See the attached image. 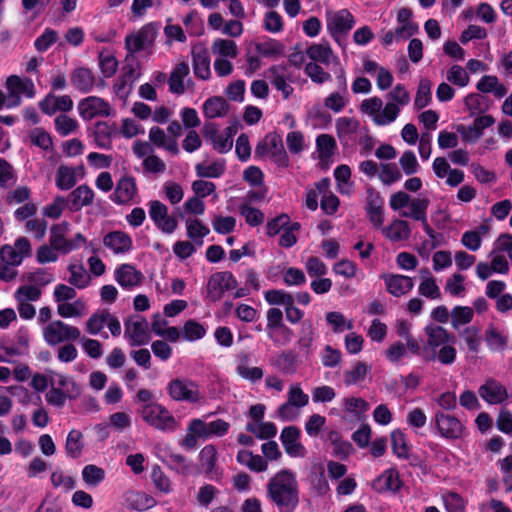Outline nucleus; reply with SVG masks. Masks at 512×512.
<instances>
[{"label": "nucleus", "instance_id": "nucleus-1", "mask_svg": "<svg viewBox=\"0 0 512 512\" xmlns=\"http://www.w3.org/2000/svg\"><path fill=\"white\" fill-rule=\"evenodd\" d=\"M267 499L279 512H294L299 505V485L296 474L290 469H281L266 485Z\"/></svg>", "mask_w": 512, "mask_h": 512}, {"label": "nucleus", "instance_id": "nucleus-2", "mask_svg": "<svg viewBox=\"0 0 512 512\" xmlns=\"http://www.w3.org/2000/svg\"><path fill=\"white\" fill-rule=\"evenodd\" d=\"M266 156H270L279 168H287L290 165V159L284 148L282 137L275 131L267 133L255 147L256 158Z\"/></svg>", "mask_w": 512, "mask_h": 512}, {"label": "nucleus", "instance_id": "nucleus-3", "mask_svg": "<svg viewBox=\"0 0 512 512\" xmlns=\"http://www.w3.org/2000/svg\"><path fill=\"white\" fill-rule=\"evenodd\" d=\"M139 413L149 426L162 432H174L177 428L175 417L158 402L144 404Z\"/></svg>", "mask_w": 512, "mask_h": 512}, {"label": "nucleus", "instance_id": "nucleus-4", "mask_svg": "<svg viewBox=\"0 0 512 512\" xmlns=\"http://www.w3.org/2000/svg\"><path fill=\"white\" fill-rule=\"evenodd\" d=\"M160 24L150 22L141 27L136 33L125 37V48L134 60V54L152 46L158 35Z\"/></svg>", "mask_w": 512, "mask_h": 512}, {"label": "nucleus", "instance_id": "nucleus-5", "mask_svg": "<svg viewBox=\"0 0 512 512\" xmlns=\"http://www.w3.org/2000/svg\"><path fill=\"white\" fill-rule=\"evenodd\" d=\"M431 426L442 438L448 440L462 438L465 431V426L460 419L443 411L435 413Z\"/></svg>", "mask_w": 512, "mask_h": 512}, {"label": "nucleus", "instance_id": "nucleus-6", "mask_svg": "<svg viewBox=\"0 0 512 512\" xmlns=\"http://www.w3.org/2000/svg\"><path fill=\"white\" fill-rule=\"evenodd\" d=\"M166 391L169 397L177 402L198 403L201 399L198 384L187 378H174L170 380Z\"/></svg>", "mask_w": 512, "mask_h": 512}, {"label": "nucleus", "instance_id": "nucleus-7", "mask_svg": "<svg viewBox=\"0 0 512 512\" xmlns=\"http://www.w3.org/2000/svg\"><path fill=\"white\" fill-rule=\"evenodd\" d=\"M80 334L79 328L68 325L61 320H54L43 329V337L50 346L66 341H75L80 337Z\"/></svg>", "mask_w": 512, "mask_h": 512}, {"label": "nucleus", "instance_id": "nucleus-8", "mask_svg": "<svg viewBox=\"0 0 512 512\" xmlns=\"http://www.w3.org/2000/svg\"><path fill=\"white\" fill-rule=\"evenodd\" d=\"M354 24V16L348 9H341L327 17V30L338 44H340L341 36H346L352 30Z\"/></svg>", "mask_w": 512, "mask_h": 512}, {"label": "nucleus", "instance_id": "nucleus-9", "mask_svg": "<svg viewBox=\"0 0 512 512\" xmlns=\"http://www.w3.org/2000/svg\"><path fill=\"white\" fill-rule=\"evenodd\" d=\"M109 103L101 97L88 96L78 103V112L85 121L97 116L108 117L111 114Z\"/></svg>", "mask_w": 512, "mask_h": 512}, {"label": "nucleus", "instance_id": "nucleus-10", "mask_svg": "<svg viewBox=\"0 0 512 512\" xmlns=\"http://www.w3.org/2000/svg\"><path fill=\"white\" fill-rule=\"evenodd\" d=\"M494 123L495 118L492 115H482L477 116L469 126L458 125L456 130L464 142L475 143L483 135V131Z\"/></svg>", "mask_w": 512, "mask_h": 512}, {"label": "nucleus", "instance_id": "nucleus-11", "mask_svg": "<svg viewBox=\"0 0 512 512\" xmlns=\"http://www.w3.org/2000/svg\"><path fill=\"white\" fill-rule=\"evenodd\" d=\"M116 282L125 290H131L143 283L144 275L133 264L124 263L114 271Z\"/></svg>", "mask_w": 512, "mask_h": 512}, {"label": "nucleus", "instance_id": "nucleus-12", "mask_svg": "<svg viewBox=\"0 0 512 512\" xmlns=\"http://www.w3.org/2000/svg\"><path fill=\"white\" fill-rule=\"evenodd\" d=\"M138 192L136 179L130 175H124L117 183L114 192L110 195L112 202L118 205L130 203Z\"/></svg>", "mask_w": 512, "mask_h": 512}, {"label": "nucleus", "instance_id": "nucleus-13", "mask_svg": "<svg viewBox=\"0 0 512 512\" xmlns=\"http://www.w3.org/2000/svg\"><path fill=\"white\" fill-rule=\"evenodd\" d=\"M300 435L301 431L296 426H287L281 431L280 441L290 457H304L306 455L305 447L299 442Z\"/></svg>", "mask_w": 512, "mask_h": 512}, {"label": "nucleus", "instance_id": "nucleus-14", "mask_svg": "<svg viewBox=\"0 0 512 512\" xmlns=\"http://www.w3.org/2000/svg\"><path fill=\"white\" fill-rule=\"evenodd\" d=\"M68 225V222L63 221L60 224L52 225L50 229V245L55 251L61 252L62 254H68L72 250L79 248V244H75L74 241L65 238Z\"/></svg>", "mask_w": 512, "mask_h": 512}, {"label": "nucleus", "instance_id": "nucleus-15", "mask_svg": "<svg viewBox=\"0 0 512 512\" xmlns=\"http://www.w3.org/2000/svg\"><path fill=\"white\" fill-rule=\"evenodd\" d=\"M103 245L114 254H126L132 249L133 240L128 233L115 230L108 232L103 237Z\"/></svg>", "mask_w": 512, "mask_h": 512}, {"label": "nucleus", "instance_id": "nucleus-16", "mask_svg": "<svg viewBox=\"0 0 512 512\" xmlns=\"http://www.w3.org/2000/svg\"><path fill=\"white\" fill-rule=\"evenodd\" d=\"M125 334H129L131 346H141L149 343L151 337L149 324L144 317L133 322H125Z\"/></svg>", "mask_w": 512, "mask_h": 512}, {"label": "nucleus", "instance_id": "nucleus-17", "mask_svg": "<svg viewBox=\"0 0 512 512\" xmlns=\"http://www.w3.org/2000/svg\"><path fill=\"white\" fill-rule=\"evenodd\" d=\"M381 278L385 281L387 291L395 297L407 294L414 287L413 279L409 276L400 274H383Z\"/></svg>", "mask_w": 512, "mask_h": 512}, {"label": "nucleus", "instance_id": "nucleus-18", "mask_svg": "<svg viewBox=\"0 0 512 512\" xmlns=\"http://www.w3.org/2000/svg\"><path fill=\"white\" fill-rule=\"evenodd\" d=\"M161 461L166 464L171 470L180 472L184 476L192 472V463L182 454L176 453L170 447H165L162 451Z\"/></svg>", "mask_w": 512, "mask_h": 512}, {"label": "nucleus", "instance_id": "nucleus-19", "mask_svg": "<svg viewBox=\"0 0 512 512\" xmlns=\"http://www.w3.org/2000/svg\"><path fill=\"white\" fill-rule=\"evenodd\" d=\"M72 86L80 93L86 94L93 90L96 77L87 67H77L70 74Z\"/></svg>", "mask_w": 512, "mask_h": 512}, {"label": "nucleus", "instance_id": "nucleus-20", "mask_svg": "<svg viewBox=\"0 0 512 512\" xmlns=\"http://www.w3.org/2000/svg\"><path fill=\"white\" fill-rule=\"evenodd\" d=\"M479 395L489 404H500L508 398L506 387L494 379L480 386Z\"/></svg>", "mask_w": 512, "mask_h": 512}, {"label": "nucleus", "instance_id": "nucleus-21", "mask_svg": "<svg viewBox=\"0 0 512 512\" xmlns=\"http://www.w3.org/2000/svg\"><path fill=\"white\" fill-rule=\"evenodd\" d=\"M94 196V191L87 184L78 186L68 196L69 209L72 212L80 211L83 207L93 203Z\"/></svg>", "mask_w": 512, "mask_h": 512}, {"label": "nucleus", "instance_id": "nucleus-22", "mask_svg": "<svg viewBox=\"0 0 512 512\" xmlns=\"http://www.w3.org/2000/svg\"><path fill=\"white\" fill-rule=\"evenodd\" d=\"M425 333L428 337L426 347L431 348V351H436L441 345L454 344L456 341L455 335L442 326L428 325L425 327Z\"/></svg>", "mask_w": 512, "mask_h": 512}, {"label": "nucleus", "instance_id": "nucleus-23", "mask_svg": "<svg viewBox=\"0 0 512 512\" xmlns=\"http://www.w3.org/2000/svg\"><path fill=\"white\" fill-rule=\"evenodd\" d=\"M286 73L287 65L285 64L272 65L268 69V77L270 78L271 84L278 91H281L284 99H288L294 91L293 87L286 82Z\"/></svg>", "mask_w": 512, "mask_h": 512}, {"label": "nucleus", "instance_id": "nucleus-24", "mask_svg": "<svg viewBox=\"0 0 512 512\" xmlns=\"http://www.w3.org/2000/svg\"><path fill=\"white\" fill-rule=\"evenodd\" d=\"M192 66L196 78L201 80H208L210 78V55L207 49L192 50Z\"/></svg>", "mask_w": 512, "mask_h": 512}, {"label": "nucleus", "instance_id": "nucleus-25", "mask_svg": "<svg viewBox=\"0 0 512 512\" xmlns=\"http://www.w3.org/2000/svg\"><path fill=\"white\" fill-rule=\"evenodd\" d=\"M117 133L115 123L109 124L106 121H98L95 123L93 136L97 147L101 149L112 148V137Z\"/></svg>", "mask_w": 512, "mask_h": 512}, {"label": "nucleus", "instance_id": "nucleus-26", "mask_svg": "<svg viewBox=\"0 0 512 512\" xmlns=\"http://www.w3.org/2000/svg\"><path fill=\"white\" fill-rule=\"evenodd\" d=\"M77 170H84L83 165L79 167H70L65 164L59 165L55 175L56 187L62 191L73 188L77 183Z\"/></svg>", "mask_w": 512, "mask_h": 512}, {"label": "nucleus", "instance_id": "nucleus-27", "mask_svg": "<svg viewBox=\"0 0 512 512\" xmlns=\"http://www.w3.org/2000/svg\"><path fill=\"white\" fill-rule=\"evenodd\" d=\"M484 340L492 352H501L508 348V335L500 331L493 323L486 328Z\"/></svg>", "mask_w": 512, "mask_h": 512}, {"label": "nucleus", "instance_id": "nucleus-28", "mask_svg": "<svg viewBox=\"0 0 512 512\" xmlns=\"http://www.w3.org/2000/svg\"><path fill=\"white\" fill-rule=\"evenodd\" d=\"M229 112V103L222 96H212L203 103V114L205 118L214 119L225 117Z\"/></svg>", "mask_w": 512, "mask_h": 512}, {"label": "nucleus", "instance_id": "nucleus-29", "mask_svg": "<svg viewBox=\"0 0 512 512\" xmlns=\"http://www.w3.org/2000/svg\"><path fill=\"white\" fill-rule=\"evenodd\" d=\"M337 149V143L333 136L320 134L316 138V150L322 167L328 166L331 157Z\"/></svg>", "mask_w": 512, "mask_h": 512}, {"label": "nucleus", "instance_id": "nucleus-30", "mask_svg": "<svg viewBox=\"0 0 512 512\" xmlns=\"http://www.w3.org/2000/svg\"><path fill=\"white\" fill-rule=\"evenodd\" d=\"M190 68L187 62L178 63L172 70L168 84L169 90L175 94H183L185 92L184 78L189 74Z\"/></svg>", "mask_w": 512, "mask_h": 512}, {"label": "nucleus", "instance_id": "nucleus-31", "mask_svg": "<svg viewBox=\"0 0 512 512\" xmlns=\"http://www.w3.org/2000/svg\"><path fill=\"white\" fill-rule=\"evenodd\" d=\"M370 370L371 367L365 362L355 361L352 364L351 369L346 370L343 373L344 384L349 387L364 381Z\"/></svg>", "mask_w": 512, "mask_h": 512}, {"label": "nucleus", "instance_id": "nucleus-32", "mask_svg": "<svg viewBox=\"0 0 512 512\" xmlns=\"http://www.w3.org/2000/svg\"><path fill=\"white\" fill-rule=\"evenodd\" d=\"M84 449L83 433L79 430H71L66 438L65 452L69 458L81 457Z\"/></svg>", "mask_w": 512, "mask_h": 512}, {"label": "nucleus", "instance_id": "nucleus-33", "mask_svg": "<svg viewBox=\"0 0 512 512\" xmlns=\"http://www.w3.org/2000/svg\"><path fill=\"white\" fill-rule=\"evenodd\" d=\"M384 235L392 241L406 240L410 237L411 229L405 220L395 219L383 229Z\"/></svg>", "mask_w": 512, "mask_h": 512}, {"label": "nucleus", "instance_id": "nucleus-34", "mask_svg": "<svg viewBox=\"0 0 512 512\" xmlns=\"http://www.w3.org/2000/svg\"><path fill=\"white\" fill-rule=\"evenodd\" d=\"M465 106L469 110L470 116H482L490 109L489 99L478 93H470L464 99Z\"/></svg>", "mask_w": 512, "mask_h": 512}, {"label": "nucleus", "instance_id": "nucleus-35", "mask_svg": "<svg viewBox=\"0 0 512 512\" xmlns=\"http://www.w3.org/2000/svg\"><path fill=\"white\" fill-rule=\"evenodd\" d=\"M275 367L286 375H293L297 371V355L292 350L282 352L274 362Z\"/></svg>", "mask_w": 512, "mask_h": 512}, {"label": "nucleus", "instance_id": "nucleus-36", "mask_svg": "<svg viewBox=\"0 0 512 512\" xmlns=\"http://www.w3.org/2000/svg\"><path fill=\"white\" fill-rule=\"evenodd\" d=\"M6 87L9 92L17 93L21 95L26 94L27 97L32 98L34 96V84L31 80L24 82L19 76L11 75L6 80Z\"/></svg>", "mask_w": 512, "mask_h": 512}, {"label": "nucleus", "instance_id": "nucleus-37", "mask_svg": "<svg viewBox=\"0 0 512 512\" xmlns=\"http://www.w3.org/2000/svg\"><path fill=\"white\" fill-rule=\"evenodd\" d=\"M225 292L222 271L212 274L207 283V298L212 302H217Z\"/></svg>", "mask_w": 512, "mask_h": 512}, {"label": "nucleus", "instance_id": "nucleus-38", "mask_svg": "<svg viewBox=\"0 0 512 512\" xmlns=\"http://www.w3.org/2000/svg\"><path fill=\"white\" fill-rule=\"evenodd\" d=\"M377 483L381 485V489L392 492H397L402 487V481L400 480L399 473L393 468L385 470L378 477Z\"/></svg>", "mask_w": 512, "mask_h": 512}, {"label": "nucleus", "instance_id": "nucleus-39", "mask_svg": "<svg viewBox=\"0 0 512 512\" xmlns=\"http://www.w3.org/2000/svg\"><path fill=\"white\" fill-rule=\"evenodd\" d=\"M225 161H214L209 165H205L203 163H198L195 166V171L198 177L200 178H219L225 172Z\"/></svg>", "mask_w": 512, "mask_h": 512}, {"label": "nucleus", "instance_id": "nucleus-40", "mask_svg": "<svg viewBox=\"0 0 512 512\" xmlns=\"http://www.w3.org/2000/svg\"><path fill=\"white\" fill-rule=\"evenodd\" d=\"M432 83L429 79H421L414 99V107L421 110L429 105L432 100Z\"/></svg>", "mask_w": 512, "mask_h": 512}, {"label": "nucleus", "instance_id": "nucleus-41", "mask_svg": "<svg viewBox=\"0 0 512 512\" xmlns=\"http://www.w3.org/2000/svg\"><path fill=\"white\" fill-rule=\"evenodd\" d=\"M430 204L428 198H414L410 201V212H403L402 216L412 218L416 221H425L427 218V209Z\"/></svg>", "mask_w": 512, "mask_h": 512}, {"label": "nucleus", "instance_id": "nucleus-42", "mask_svg": "<svg viewBox=\"0 0 512 512\" xmlns=\"http://www.w3.org/2000/svg\"><path fill=\"white\" fill-rule=\"evenodd\" d=\"M391 448L394 455L400 459H410L409 447L405 434L400 430L391 433Z\"/></svg>", "mask_w": 512, "mask_h": 512}, {"label": "nucleus", "instance_id": "nucleus-43", "mask_svg": "<svg viewBox=\"0 0 512 512\" xmlns=\"http://www.w3.org/2000/svg\"><path fill=\"white\" fill-rule=\"evenodd\" d=\"M306 54L314 62L327 64L332 54V49L328 42L312 44L307 48Z\"/></svg>", "mask_w": 512, "mask_h": 512}, {"label": "nucleus", "instance_id": "nucleus-44", "mask_svg": "<svg viewBox=\"0 0 512 512\" xmlns=\"http://www.w3.org/2000/svg\"><path fill=\"white\" fill-rule=\"evenodd\" d=\"M256 51L263 57H277L284 53L285 46L278 40L269 38L262 43H256Z\"/></svg>", "mask_w": 512, "mask_h": 512}, {"label": "nucleus", "instance_id": "nucleus-45", "mask_svg": "<svg viewBox=\"0 0 512 512\" xmlns=\"http://www.w3.org/2000/svg\"><path fill=\"white\" fill-rule=\"evenodd\" d=\"M212 51L221 57L236 58L238 49L235 41L229 39L217 38L212 44Z\"/></svg>", "mask_w": 512, "mask_h": 512}, {"label": "nucleus", "instance_id": "nucleus-46", "mask_svg": "<svg viewBox=\"0 0 512 512\" xmlns=\"http://www.w3.org/2000/svg\"><path fill=\"white\" fill-rule=\"evenodd\" d=\"M205 335V327L195 319H189L184 323L182 332L183 339L194 342L202 339Z\"/></svg>", "mask_w": 512, "mask_h": 512}, {"label": "nucleus", "instance_id": "nucleus-47", "mask_svg": "<svg viewBox=\"0 0 512 512\" xmlns=\"http://www.w3.org/2000/svg\"><path fill=\"white\" fill-rule=\"evenodd\" d=\"M70 272V277L68 282L78 289H84L89 285L90 276L85 271L82 265L77 266L75 264H70L68 267Z\"/></svg>", "mask_w": 512, "mask_h": 512}, {"label": "nucleus", "instance_id": "nucleus-48", "mask_svg": "<svg viewBox=\"0 0 512 512\" xmlns=\"http://www.w3.org/2000/svg\"><path fill=\"white\" fill-rule=\"evenodd\" d=\"M313 326L310 322H304L302 324L300 333H299V339L297 341L298 347L301 351H303L308 357L312 354V343H313Z\"/></svg>", "mask_w": 512, "mask_h": 512}, {"label": "nucleus", "instance_id": "nucleus-49", "mask_svg": "<svg viewBox=\"0 0 512 512\" xmlns=\"http://www.w3.org/2000/svg\"><path fill=\"white\" fill-rule=\"evenodd\" d=\"M82 479L87 485L95 487L105 479V471L94 464H88L82 469Z\"/></svg>", "mask_w": 512, "mask_h": 512}, {"label": "nucleus", "instance_id": "nucleus-50", "mask_svg": "<svg viewBox=\"0 0 512 512\" xmlns=\"http://www.w3.org/2000/svg\"><path fill=\"white\" fill-rule=\"evenodd\" d=\"M310 478L311 484L318 495L324 496L328 493L330 486L326 479L323 465L318 466L317 472L312 471Z\"/></svg>", "mask_w": 512, "mask_h": 512}, {"label": "nucleus", "instance_id": "nucleus-51", "mask_svg": "<svg viewBox=\"0 0 512 512\" xmlns=\"http://www.w3.org/2000/svg\"><path fill=\"white\" fill-rule=\"evenodd\" d=\"M55 130L61 136H68L78 128L76 119L60 114L54 119Z\"/></svg>", "mask_w": 512, "mask_h": 512}, {"label": "nucleus", "instance_id": "nucleus-52", "mask_svg": "<svg viewBox=\"0 0 512 512\" xmlns=\"http://www.w3.org/2000/svg\"><path fill=\"white\" fill-rule=\"evenodd\" d=\"M264 297L270 305L286 306L294 302V298L289 292L280 289L268 290L265 292Z\"/></svg>", "mask_w": 512, "mask_h": 512}, {"label": "nucleus", "instance_id": "nucleus-53", "mask_svg": "<svg viewBox=\"0 0 512 512\" xmlns=\"http://www.w3.org/2000/svg\"><path fill=\"white\" fill-rule=\"evenodd\" d=\"M400 112L399 107L395 103L388 102L383 108L382 114H376L373 121L378 126L387 125L397 118Z\"/></svg>", "mask_w": 512, "mask_h": 512}, {"label": "nucleus", "instance_id": "nucleus-54", "mask_svg": "<svg viewBox=\"0 0 512 512\" xmlns=\"http://www.w3.org/2000/svg\"><path fill=\"white\" fill-rule=\"evenodd\" d=\"M473 309L468 306H455L451 312L452 325L457 328L459 325H465L473 319Z\"/></svg>", "mask_w": 512, "mask_h": 512}, {"label": "nucleus", "instance_id": "nucleus-55", "mask_svg": "<svg viewBox=\"0 0 512 512\" xmlns=\"http://www.w3.org/2000/svg\"><path fill=\"white\" fill-rule=\"evenodd\" d=\"M240 214L245 217V221L252 227L259 226L264 221V213L248 204H242L239 207Z\"/></svg>", "mask_w": 512, "mask_h": 512}, {"label": "nucleus", "instance_id": "nucleus-56", "mask_svg": "<svg viewBox=\"0 0 512 512\" xmlns=\"http://www.w3.org/2000/svg\"><path fill=\"white\" fill-rule=\"evenodd\" d=\"M304 72L313 82L318 84H323L331 80V75L315 62L307 63Z\"/></svg>", "mask_w": 512, "mask_h": 512}, {"label": "nucleus", "instance_id": "nucleus-57", "mask_svg": "<svg viewBox=\"0 0 512 512\" xmlns=\"http://www.w3.org/2000/svg\"><path fill=\"white\" fill-rule=\"evenodd\" d=\"M30 141L33 145L48 151L52 148L53 142L51 136L43 128H35L30 132Z\"/></svg>", "mask_w": 512, "mask_h": 512}, {"label": "nucleus", "instance_id": "nucleus-58", "mask_svg": "<svg viewBox=\"0 0 512 512\" xmlns=\"http://www.w3.org/2000/svg\"><path fill=\"white\" fill-rule=\"evenodd\" d=\"M99 67L101 70V73L105 78L112 77L116 71L118 62L117 59L109 53H104L103 51L99 53Z\"/></svg>", "mask_w": 512, "mask_h": 512}, {"label": "nucleus", "instance_id": "nucleus-59", "mask_svg": "<svg viewBox=\"0 0 512 512\" xmlns=\"http://www.w3.org/2000/svg\"><path fill=\"white\" fill-rule=\"evenodd\" d=\"M58 39V33L51 29L46 28L44 32L38 36L34 41V46L39 52H46Z\"/></svg>", "mask_w": 512, "mask_h": 512}, {"label": "nucleus", "instance_id": "nucleus-60", "mask_svg": "<svg viewBox=\"0 0 512 512\" xmlns=\"http://www.w3.org/2000/svg\"><path fill=\"white\" fill-rule=\"evenodd\" d=\"M151 479L155 487L163 492L169 493L171 491V482L169 477L162 471L159 465H154L151 471Z\"/></svg>", "mask_w": 512, "mask_h": 512}, {"label": "nucleus", "instance_id": "nucleus-61", "mask_svg": "<svg viewBox=\"0 0 512 512\" xmlns=\"http://www.w3.org/2000/svg\"><path fill=\"white\" fill-rule=\"evenodd\" d=\"M342 353L340 350L326 345L320 353L321 363L324 367L334 368L339 365Z\"/></svg>", "mask_w": 512, "mask_h": 512}, {"label": "nucleus", "instance_id": "nucleus-62", "mask_svg": "<svg viewBox=\"0 0 512 512\" xmlns=\"http://www.w3.org/2000/svg\"><path fill=\"white\" fill-rule=\"evenodd\" d=\"M109 317L110 313L108 310L92 314L86 323L87 331L92 335H97L103 329Z\"/></svg>", "mask_w": 512, "mask_h": 512}, {"label": "nucleus", "instance_id": "nucleus-63", "mask_svg": "<svg viewBox=\"0 0 512 512\" xmlns=\"http://www.w3.org/2000/svg\"><path fill=\"white\" fill-rule=\"evenodd\" d=\"M186 229L187 236L192 240L202 239L210 233V229L197 218L188 220L186 222Z\"/></svg>", "mask_w": 512, "mask_h": 512}, {"label": "nucleus", "instance_id": "nucleus-64", "mask_svg": "<svg viewBox=\"0 0 512 512\" xmlns=\"http://www.w3.org/2000/svg\"><path fill=\"white\" fill-rule=\"evenodd\" d=\"M443 501L447 512H464L465 501L457 492H447L443 495Z\"/></svg>", "mask_w": 512, "mask_h": 512}]
</instances>
